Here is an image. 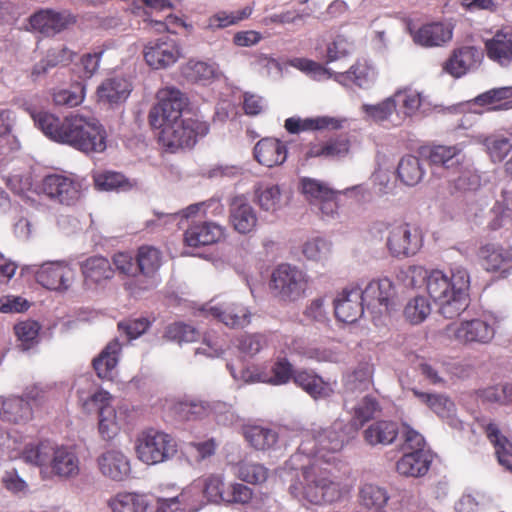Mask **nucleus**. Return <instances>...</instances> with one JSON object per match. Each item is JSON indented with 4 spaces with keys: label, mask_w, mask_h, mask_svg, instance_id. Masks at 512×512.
Listing matches in <instances>:
<instances>
[{
    "label": "nucleus",
    "mask_w": 512,
    "mask_h": 512,
    "mask_svg": "<svg viewBox=\"0 0 512 512\" xmlns=\"http://www.w3.org/2000/svg\"><path fill=\"white\" fill-rule=\"evenodd\" d=\"M470 275L462 266L454 267L450 274L442 270L430 271L426 291L438 305L439 313L447 319L458 317L469 305Z\"/></svg>",
    "instance_id": "20e7f679"
},
{
    "label": "nucleus",
    "mask_w": 512,
    "mask_h": 512,
    "mask_svg": "<svg viewBox=\"0 0 512 512\" xmlns=\"http://www.w3.org/2000/svg\"><path fill=\"white\" fill-rule=\"evenodd\" d=\"M31 117L35 125L55 142L85 153H100L106 149V131L94 118L71 115L60 119L46 111H33Z\"/></svg>",
    "instance_id": "7ed1b4c3"
},
{
    "label": "nucleus",
    "mask_w": 512,
    "mask_h": 512,
    "mask_svg": "<svg viewBox=\"0 0 512 512\" xmlns=\"http://www.w3.org/2000/svg\"><path fill=\"white\" fill-rule=\"evenodd\" d=\"M296 471L288 487L290 495L306 505H325L339 501L349 490L331 465L302 458L297 466L285 463V468Z\"/></svg>",
    "instance_id": "f03ea898"
},
{
    "label": "nucleus",
    "mask_w": 512,
    "mask_h": 512,
    "mask_svg": "<svg viewBox=\"0 0 512 512\" xmlns=\"http://www.w3.org/2000/svg\"><path fill=\"white\" fill-rule=\"evenodd\" d=\"M452 35V26L450 24L434 22L423 25L414 32L413 40L424 47H435L450 41Z\"/></svg>",
    "instance_id": "c756f323"
},
{
    "label": "nucleus",
    "mask_w": 512,
    "mask_h": 512,
    "mask_svg": "<svg viewBox=\"0 0 512 512\" xmlns=\"http://www.w3.org/2000/svg\"><path fill=\"white\" fill-rule=\"evenodd\" d=\"M300 187L305 198L314 206L324 198L333 196L334 191L326 183L309 177L301 179Z\"/></svg>",
    "instance_id": "13d9d810"
},
{
    "label": "nucleus",
    "mask_w": 512,
    "mask_h": 512,
    "mask_svg": "<svg viewBox=\"0 0 512 512\" xmlns=\"http://www.w3.org/2000/svg\"><path fill=\"white\" fill-rule=\"evenodd\" d=\"M41 192L54 202L73 205L81 197V184L72 176L50 174L41 183Z\"/></svg>",
    "instance_id": "f8f14e48"
},
{
    "label": "nucleus",
    "mask_w": 512,
    "mask_h": 512,
    "mask_svg": "<svg viewBox=\"0 0 512 512\" xmlns=\"http://www.w3.org/2000/svg\"><path fill=\"white\" fill-rule=\"evenodd\" d=\"M487 56L502 66L512 61V30H499L485 43Z\"/></svg>",
    "instance_id": "2f4dec72"
},
{
    "label": "nucleus",
    "mask_w": 512,
    "mask_h": 512,
    "mask_svg": "<svg viewBox=\"0 0 512 512\" xmlns=\"http://www.w3.org/2000/svg\"><path fill=\"white\" fill-rule=\"evenodd\" d=\"M396 108L395 98L391 95L378 104H364L362 106V111L371 120L375 122H384L392 116L396 111Z\"/></svg>",
    "instance_id": "69168bd1"
},
{
    "label": "nucleus",
    "mask_w": 512,
    "mask_h": 512,
    "mask_svg": "<svg viewBox=\"0 0 512 512\" xmlns=\"http://www.w3.org/2000/svg\"><path fill=\"white\" fill-rule=\"evenodd\" d=\"M346 122L345 118L332 116H318L315 118H288L285 121V128L290 133H298L306 130H338Z\"/></svg>",
    "instance_id": "7c9ffc66"
},
{
    "label": "nucleus",
    "mask_w": 512,
    "mask_h": 512,
    "mask_svg": "<svg viewBox=\"0 0 512 512\" xmlns=\"http://www.w3.org/2000/svg\"><path fill=\"white\" fill-rule=\"evenodd\" d=\"M269 288L280 302L294 303L306 296L309 276L295 265L282 263L272 271Z\"/></svg>",
    "instance_id": "0eeeda50"
},
{
    "label": "nucleus",
    "mask_w": 512,
    "mask_h": 512,
    "mask_svg": "<svg viewBox=\"0 0 512 512\" xmlns=\"http://www.w3.org/2000/svg\"><path fill=\"white\" fill-rule=\"evenodd\" d=\"M392 96L395 98L396 106L401 104L407 116L413 115L423 102L422 93L412 88L398 89Z\"/></svg>",
    "instance_id": "e2e57ef3"
},
{
    "label": "nucleus",
    "mask_w": 512,
    "mask_h": 512,
    "mask_svg": "<svg viewBox=\"0 0 512 512\" xmlns=\"http://www.w3.org/2000/svg\"><path fill=\"white\" fill-rule=\"evenodd\" d=\"M425 168L420 158L414 155L402 157L398 163L397 176L406 186H416L425 176Z\"/></svg>",
    "instance_id": "a18cd8bd"
},
{
    "label": "nucleus",
    "mask_w": 512,
    "mask_h": 512,
    "mask_svg": "<svg viewBox=\"0 0 512 512\" xmlns=\"http://www.w3.org/2000/svg\"><path fill=\"white\" fill-rule=\"evenodd\" d=\"M245 438L258 450H268L278 441V434L274 429L263 426H250L245 429Z\"/></svg>",
    "instance_id": "864d4df0"
},
{
    "label": "nucleus",
    "mask_w": 512,
    "mask_h": 512,
    "mask_svg": "<svg viewBox=\"0 0 512 512\" xmlns=\"http://www.w3.org/2000/svg\"><path fill=\"white\" fill-rule=\"evenodd\" d=\"M483 144L493 162H501L512 150V136L494 134L487 136Z\"/></svg>",
    "instance_id": "6e6d98bb"
},
{
    "label": "nucleus",
    "mask_w": 512,
    "mask_h": 512,
    "mask_svg": "<svg viewBox=\"0 0 512 512\" xmlns=\"http://www.w3.org/2000/svg\"><path fill=\"white\" fill-rule=\"evenodd\" d=\"M397 434V424L387 420L376 421L363 432L365 441L372 446L391 444Z\"/></svg>",
    "instance_id": "37998d69"
},
{
    "label": "nucleus",
    "mask_w": 512,
    "mask_h": 512,
    "mask_svg": "<svg viewBox=\"0 0 512 512\" xmlns=\"http://www.w3.org/2000/svg\"><path fill=\"white\" fill-rule=\"evenodd\" d=\"M49 461L46 476L67 480L80 474V459L72 446L55 444Z\"/></svg>",
    "instance_id": "dca6fc26"
},
{
    "label": "nucleus",
    "mask_w": 512,
    "mask_h": 512,
    "mask_svg": "<svg viewBox=\"0 0 512 512\" xmlns=\"http://www.w3.org/2000/svg\"><path fill=\"white\" fill-rule=\"evenodd\" d=\"M193 485L199 488L202 501L213 504H222L225 499V482L221 474H209L194 480Z\"/></svg>",
    "instance_id": "473e14b6"
},
{
    "label": "nucleus",
    "mask_w": 512,
    "mask_h": 512,
    "mask_svg": "<svg viewBox=\"0 0 512 512\" xmlns=\"http://www.w3.org/2000/svg\"><path fill=\"white\" fill-rule=\"evenodd\" d=\"M361 295L358 286L346 287L339 293L334 300L335 316L339 321L351 324L361 318L366 307Z\"/></svg>",
    "instance_id": "a211bd4d"
},
{
    "label": "nucleus",
    "mask_w": 512,
    "mask_h": 512,
    "mask_svg": "<svg viewBox=\"0 0 512 512\" xmlns=\"http://www.w3.org/2000/svg\"><path fill=\"white\" fill-rule=\"evenodd\" d=\"M290 65L317 81L334 79L335 72L307 58H294L290 60Z\"/></svg>",
    "instance_id": "680f3d73"
},
{
    "label": "nucleus",
    "mask_w": 512,
    "mask_h": 512,
    "mask_svg": "<svg viewBox=\"0 0 512 512\" xmlns=\"http://www.w3.org/2000/svg\"><path fill=\"white\" fill-rule=\"evenodd\" d=\"M132 85L124 76H112L105 79L97 88L98 100L109 105H118L127 100Z\"/></svg>",
    "instance_id": "393cba45"
},
{
    "label": "nucleus",
    "mask_w": 512,
    "mask_h": 512,
    "mask_svg": "<svg viewBox=\"0 0 512 512\" xmlns=\"http://www.w3.org/2000/svg\"><path fill=\"white\" fill-rule=\"evenodd\" d=\"M83 284L87 289L105 285L114 276L109 260L103 256H92L80 264Z\"/></svg>",
    "instance_id": "4be33fe9"
},
{
    "label": "nucleus",
    "mask_w": 512,
    "mask_h": 512,
    "mask_svg": "<svg viewBox=\"0 0 512 512\" xmlns=\"http://www.w3.org/2000/svg\"><path fill=\"white\" fill-rule=\"evenodd\" d=\"M302 254L306 260L324 266L332 256V242L322 237L308 239L302 246Z\"/></svg>",
    "instance_id": "8fccbe9b"
},
{
    "label": "nucleus",
    "mask_w": 512,
    "mask_h": 512,
    "mask_svg": "<svg viewBox=\"0 0 512 512\" xmlns=\"http://www.w3.org/2000/svg\"><path fill=\"white\" fill-rule=\"evenodd\" d=\"M477 395L484 402L512 406V383H500L480 389Z\"/></svg>",
    "instance_id": "bf43d9fd"
},
{
    "label": "nucleus",
    "mask_w": 512,
    "mask_h": 512,
    "mask_svg": "<svg viewBox=\"0 0 512 512\" xmlns=\"http://www.w3.org/2000/svg\"><path fill=\"white\" fill-rule=\"evenodd\" d=\"M182 75L190 82L207 85L219 78L221 72L215 63L191 59L182 67Z\"/></svg>",
    "instance_id": "c9c22d12"
},
{
    "label": "nucleus",
    "mask_w": 512,
    "mask_h": 512,
    "mask_svg": "<svg viewBox=\"0 0 512 512\" xmlns=\"http://www.w3.org/2000/svg\"><path fill=\"white\" fill-rule=\"evenodd\" d=\"M347 408L350 409L353 414L352 421L353 425H355V430L359 429V427L363 426L381 412L379 401L372 395L363 396L357 403L351 407L349 404Z\"/></svg>",
    "instance_id": "49530a36"
},
{
    "label": "nucleus",
    "mask_w": 512,
    "mask_h": 512,
    "mask_svg": "<svg viewBox=\"0 0 512 512\" xmlns=\"http://www.w3.org/2000/svg\"><path fill=\"white\" fill-rule=\"evenodd\" d=\"M203 311L231 328H243L250 323L251 319V312L246 306L232 301L215 304L211 302L203 308Z\"/></svg>",
    "instance_id": "6ab92c4d"
},
{
    "label": "nucleus",
    "mask_w": 512,
    "mask_h": 512,
    "mask_svg": "<svg viewBox=\"0 0 512 512\" xmlns=\"http://www.w3.org/2000/svg\"><path fill=\"white\" fill-rule=\"evenodd\" d=\"M254 157L259 164L271 168L286 161L287 148L278 139L264 138L255 145Z\"/></svg>",
    "instance_id": "c85d7f7f"
},
{
    "label": "nucleus",
    "mask_w": 512,
    "mask_h": 512,
    "mask_svg": "<svg viewBox=\"0 0 512 512\" xmlns=\"http://www.w3.org/2000/svg\"><path fill=\"white\" fill-rule=\"evenodd\" d=\"M94 182L99 190H129L133 187V183L129 181L123 174L118 172L107 171L94 175Z\"/></svg>",
    "instance_id": "052dcab7"
},
{
    "label": "nucleus",
    "mask_w": 512,
    "mask_h": 512,
    "mask_svg": "<svg viewBox=\"0 0 512 512\" xmlns=\"http://www.w3.org/2000/svg\"><path fill=\"white\" fill-rule=\"evenodd\" d=\"M225 228L215 222L192 224L184 233V242L189 247L214 244L224 237Z\"/></svg>",
    "instance_id": "5701e85b"
},
{
    "label": "nucleus",
    "mask_w": 512,
    "mask_h": 512,
    "mask_svg": "<svg viewBox=\"0 0 512 512\" xmlns=\"http://www.w3.org/2000/svg\"><path fill=\"white\" fill-rule=\"evenodd\" d=\"M157 104L149 113V122L159 129L158 139L165 148L175 151L194 146L198 137L209 131L206 122L197 119H182V111L187 105V97L175 87H165L157 92Z\"/></svg>",
    "instance_id": "f257e3e1"
},
{
    "label": "nucleus",
    "mask_w": 512,
    "mask_h": 512,
    "mask_svg": "<svg viewBox=\"0 0 512 512\" xmlns=\"http://www.w3.org/2000/svg\"><path fill=\"white\" fill-rule=\"evenodd\" d=\"M121 344L118 340L111 341L101 354L94 360L93 365L97 375L102 379H109L118 363Z\"/></svg>",
    "instance_id": "de8ad7c7"
},
{
    "label": "nucleus",
    "mask_w": 512,
    "mask_h": 512,
    "mask_svg": "<svg viewBox=\"0 0 512 512\" xmlns=\"http://www.w3.org/2000/svg\"><path fill=\"white\" fill-rule=\"evenodd\" d=\"M419 401L427 405L439 418L454 429H462V422L456 417V406L446 395L439 393H426L416 388L411 389Z\"/></svg>",
    "instance_id": "412c9836"
},
{
    "label": "nucleus",
    "mask_w": 512,
    "mask_h": 512,
    "mask_svg": "<svg viewBox=\"0 0 512 512\" xmlns=\"http://www.w3.org/2000/svg\"><path fill=\"white\" fill-rule=\"evenodd\" d=\"M349 151L347 139H334L322 144H315L310 147L307 155L309 157L337 158L345 156Z\"/></svg>",
    "instance_id": "4d7b16f0"
},
{
    "label": "nucleus",
    "mask_w": 512,
    "mask_h": 512,
    "mask_svg": "<svg viewBox=\"0 0 512 512\" xmlns=\"http://www.w3.org/2000/svg\"><path fill=\"white\" fill-rule=\"evenodd\" d=\"M432 312V305L424 295H416L410 298L404 307L405 319L414 325L424 322Z\"/></svg>",
    "instance_id": "603ef678"
},
{
    "label": "nucleus",
    "mask_w": 512,
    "mask_h": 512,
    "mask_svg": "<svg viewBox=\"0 0 512 512\" xmlns=\"http://www.w3.org/2000/svg\"><path fill=\"white\" fill-rule=\"evenodd\" d=\"M293 381L314 399L330 397L336 389V381H324L319 375L307 370L295 372Z\"/></svg>",
    "instance_id": "bb28decb"
},
{
    "label": "nucleus",
    "mask_w": 512,
    "mask_h": 512,
    "mask_svg": "<svg viewBox=\"0 0 512 512\" xmlns=\"http://www.w3.org/2000/svg\"><path fill=\"white\" fill-rule=\"evenodd\" d=\"M292 349L297 354L316 362H338L341 359L339 352L316 345H305L302 341L293 342Z\"/></svg>",
    "instance_id": "3c124183"
},
{
    "label": "nucleus",
    "mask_w": 512,
    "mask_h": 512,
    "mask_svg": "<svg viewBox=\"0 0 512 512\" xmlns=\"http://www.w3.org/2000/svg\"><path fill=\"white\" fill-rule=\"evenodd\" d=\"M135 452L138 460L142 463L157 465L174 457L177 452V444L171 435L148 429L137 437Z\"/></svg>",
    "instance_id": "1a4fd4ad"
},
{
    "label": "nucleus",
    "mask_w": 512,
    "mask_h": 512,
    "mask_svg": "<svg viewBox=\"0 0 512 512\" xmlns=\"http://www.w3.org/2000/svg\"><path fill=\"white\" fill-rule=\"evenodd\" d=\"M72 18L53 11H41L31 17V25L44 34H55L63 30Z\"/></svg>",
    "instance_id": "79ce46f5"
},
{
    "label": "nucleus",
    "mask_w": 512,
    "mask_h": 512,
    "mask_svg": "<svg viewBox=\"0 0 512 512\" xmlns=\"http://www.w3.org/2000/svg\"><path fill=\"white\" fill-rule=\"evenodd\" d=\"M40 325L34 320H25L14 327L15 334L21 342L23 350L31 348L38 341Z\"/></svg>",
    "instance_id": "338daca9"
},
{
    "label": "nucleus",
    "mask_w": 512,
    "mask_h": 512,
    "mask_svg": "<svg viewBox=\"0 0 512 512\" xmlns=\"http://www.w3.org/2000/svg\"><path fill=\"white\" fill-rule=\"evenodd\" d=\"M0 417L11 423L27 422L32 417V407L22 397H0Z\"/></svg>",
    "instance_id": "e433bc0d"
},
{
    "label": "nucleus",
    "mask_w": 512,
    "mask_h": 512,
    "mask_svg": "<svg viewBox=\"0 0 512 512\" xmlns=\"http://www.w3.org/2000/svg\"><path fill=\"white\" fill-rule=\"evenodd\" d=\"M478 257L487 271H497L512 261V247L486 243L479 248Z\"/></svg>",
    "instance_id": "f704fd0d"
},
{
    "label": "nucleus",
    "mask_w": 512,
    "mask_h": 512,
    "mask_svg": "<svg viewBox=\"0 0 512 512\" xmlns=\"http://www.w3.org/2000/svg\"><path fill=\"white\" fill-rule=\"evenodd\" d=\"M254 194L255 202L266 212L275 213L287 204L280 186L275 184H258Z\"/></svg>",
    "instance_id": "4c0bfd02"
},
{
    "label": "nucleus",
    "mask_w": 512,
    "mask_h": 512,
    "mask_svg": "<svg viewBox=\"0 0 512 512\" xmlns=\"http://www.w3.org/2000/svg\"><path fill=\"white\" fill-rule=\"evenodd\" d=\"M96 463L101 475L112 481H123L131 473L128 455L116 447H109L102 451L97 457Z\"/></svg>",
    "instance_id": "f3484780"
},
{
    "label": "nucleus",
    "mask_w": 512,
    "mask_h": 512,
    "mask_svg": "<svg viewBox=\"0 0 512 512\" xmlns=\"http://www.w3.org/2000/svg\"><path fill=\"white\" fill-rule=\"evenodd\" d=\"M79 400L87 412L95 407L99 410L98 429L104 440L114 439L121 428L127 423L129 409L125 405L114 408L110 405L112 395L105 390H98L91 395H86L78 390Z\"/></svg>",
    "instance_id": "423d86ee"
},
{
    "label": "nucleus",
    "mask_w": 512,
    "mask_h": 512,
    "mask_svg": "<svg viewBox=\"0 0 512 512\" xmlns=\"http://www.w3.org/2000/svg\"><path fill=\"white\" fill-rule=\"evenodd\" d=\"M485 434L495 448L501 466L512 473V443L501 433L498 424L488 422L483 426Z\"/></svg>",
    "instance_id": "72a5a7b5"
},
{
    "label": "nucleus",
    "mask_w": 512,
    "mask_h": 512,
    "mask_svg": "<svg viewBox=\"0 0 512 512\" xmlns=\"http://www.w3.org/2000/svg\"><path fill=\"white\" fill-rule=\"evenodd\" d=\"M378 72L374 64L367 59H358L347 71L334 74V80L342 86L355 85L368 89L377 80Z\"/></svg>",
    "instance_id": "aec40b11"
},
{
    "label": "nucleus",
    "mask_w": 512,
    "mask_h": 512,
    "mask_svg": "<svg viewBox=\"0 0 512 512\" xmlns=\"http://www.w3.org/2000/svg\"><path fill=\"white\" fill-rule=\"evenodd\" d=\"M108 506L112 512H147L150 502L144 494L125 492L112 497Z\"/></svg>",
    "instance_id": "c03bdc74"
},
{
    "label": "nucleus",
    "mask_w": 512,
    "mask_h": 512,
    "mask_svg": "<svg viewBox=\"0 0 512 512\" xmlns=\"http://www.w3.org/2000/svg\"><path fill=\"white\" fill-rule=\"evenodd\" d=\"M422 246L420 232L408 223H394L388 228L387 247L395 257L415 255Z\"/></svg>",
    "instance_id": "ddd939ff"
},
{
    "label": "nucleus",
    "mask_w": 512,
    "mask_h": 512,
    "mask_svg": "<svg viewBox=\"0 0 512 512\" xmlns=\"http://www.w3.org/2000/svg\"><path fill=\"white\" fill-rule=\"evenodd\" d=\"M361 293L366 308L378 314L389 311L396 295L395 286L387 277L371 280Z\"/></svg>",
    "instance_id": "2eb2a0df"
},
{
    "label": "nucleus",
    "mask_w": 512,
    "mask_h": 512,
    "mask_svg": "<svg viewBox=\"0 0 512 512\" xmlns=\"http://www.w3.org/2000/svg\"><path fill=\"white\" fill-rule=\"evenodd\" d=\"M430 466L429 455L426 451L405 452L397 462L399 474L407 477H420L427 473Z\"/></svg>",
    "instance_id": "a19ab883"
},
{
    "label": "nucleus",
    "mask_w": 512,
    "mask_h": 512,
    "mask_svg": "<svg viewBox=\"0 0 512 512\" xmlns=\"http://www.w3.org/2000/svg\"><path fill=\"white\" fill-rule=\"evenodd\" d=\"M428 159L431 165L442 166L449 169L462 162V148L460 145H435L430 148Z\"/></svg>",
    "instance_id": "09e8293b"
},
{
    "label": "nucleus",
    "mask_w": 512,
    "mask_h": 512,
    "mask_svg": "<svg viewBox=\"0 0 512 512\" xmlns=\"http://www.w3.org/2000/svg\"><path fill=\"white\" fill-rule=\"evenodd\" d=\"M136 260L140 273L136 279L126 284L128 289L132 293H138L156 287L160 282L157 276L162 263L160 250L153 246H142L138 249Z\"/></svg>",
    "instance_id": "9b49d317"
},
{
    "label": "nucleus",
    "mask_w": 512,
    "mask_h": 512,
    "mask_svg": "<svg viewBox=\"0 0 512 512\" xmlns=\"http://www.w3.org/2000/svg\"><path fill=\"white\" fill-rule=\"evenodd\" d=\"M500 321L501 317L496 314H484L480 318L448 325L446 335L469 347L488 345L493 341Z\"/></svg>",
    "instance_id": "6e6552de"
},
{
    "label": "nucleus",
    "mask_w": 512,
    "mask_h": 512,
    "mask_svg": "<svg viewBox=\"0 0 512 512\" xmlns=\"http://www.w3.org/2000/svg\"><path fill=\"white\" fill-rule=\"evenodd\" d=\"M373 366L369 363H362L355 370L344 376V403L345 406L352 402L354 396L369 389L372 384Z\"/></svg>",
    "instance_id": "cd10ccee"
},
{
    "label": "nucleus",
    "mask_w": 512,
    "mask_h": 512,
    "mask_svg": "<svg viewBox=\"0 0 512 512\" xmlns=\"http://www.w3.org/2000/svg\"><path fill=\"white\" fill-rule=\"evenodd\" d=\"M237 476L242 481L260 484L266 481L268 470L261 464L242 461L238 464Z\"/></svg>",
    "instance_id": "774afa93"
},
{
    "label": "nucleus",
    "mask_w": 512,
    "mask_h": 512,
    "mask_svg": "<svg viewBox=\"0 0 512 512\" xmlns=\"http://www.w3.org/2000/svg\"><path fill=\"white\" fill-rule=\"evenodd\" d=\"M483 58L481 50L475 47H462L453 52L446 61L444 70L453 77L459 78L479 65Z\"/></svg>",
    "instance_id": "a878e982"
},
{
    "label": "nucleus",
    "mask_w": 512,
    "mask_h": 512,
    "mask_svg": "<svg viewBox=\"0 0 512 512\" xmlns=\"http://www.w3.org/2000/svg\"><path fill=\"white\" fill-rule=\"evenodd\" d=\"M479 106L486 107L488 111L512 109V86L490 89L473 99Z\"/></svg>",
    "instance_id": "ea45409f"
},
{
    "label": "nucleus",
    "mask_w": 512,
    "mask_h": 512,
    "mask_svg": "<svg viewBox=\"0 0 512 512\" xmlns=\"http://www.w3.org/2000/svg\"><path fill=\"white\" fill-rule=\"evenodd\" d=\"M352 426L337 419L328 428H315L301 434L297 453L289 459V465L297 466L302 458L318 460L332 465L338 454L352 437Z\"/></svg>",
    "instance_id": "39448f33"
},
{
    "label": "nucleus",
    "mask_w": 512,
    "mask_h": 512,
    "mask_svg": "<svg viewBox=\"0 0 512 512\" xmlns=\"http://www.w3.org/2000/svg\"><path fill=\"white\" fill-rule=\"evenodd\" d=\"M482 181L480 174L473 168L467 167L461 171L460 175L452 182V192H475L481 187Z\"/></svg>",
    "instance_id": "0e129e2a"
},
{
    "label": "nucleus",
    "mask_w": 512,
    "mask_h": 512,
    "mask_svg": "<svg viewBox=\"0 0 512 512\" xmlns=\"http://www.w3.org/2000/svg\"><path fill=\"white\" fill-rule=\"evenodd\" d=\"M54 445L55 443L50 441L28 444L21 452V459L27 464L38 467L40 473L46 476Z\"/></svg>",
    "instance_id": "58836bf2"
},
{
    "label": "nucleus",
    "mask_w": 512,
    "mask_h": 512,
    "mask_svg": "<svg viewBox=\"0 0 512 512\" xmlns=\"http://www.w3.org/2000/svg\"><path fill=\"white\" fill-rule=\"evenodd\" d=\"M199 491L197 486L190 483L178 495L168 499L179 506L183 512H198L205 506V501L200 499Z\"/></svg>",
    "instance_id": "5fc2aeb1"
},
{
    "label": "nucleus",
    "mask_w": 512,
    "mask_h": 512,
    "mask_svg": "<svg viewBox=\"0 0 512 512\" xmlns=\"http://www.w3.org/2000/svg\"><path fill=\"white\" fill-rule=\"evenodd\" d=\"M229 223L239 234H249L256 229L257 213L251 204L237 197L230 205Z\"/></svg>",
    "instance_id": "b1692460"
},
{
    "label": "nucleus",
    "mask_w": 512,
    "mask_h": 512,
    "mask_svg": "<svg viewBox=\"0 0 512 512\" xmlns=\"http://www.w3.org/2000/svg\"><path fill=\"white\" fill-rule=\"evenodd\" d=\"M35 280L42 287L56 291L66 292L71 289L77 279V271L73 265L64 260L47 261L30 268Z\"/></svg>",
    "instance_id": "9d476101"
},
{
    "label": "nucleus",
    "mask_w": 512,
    "mask_h": 512,
    "mask_svg": "<svg viewBox=\"0 0 512 512\" xmlns=\"http://www.w3.org/2000/svg\"><path fill=\"white\" fill-rule=\"evenodd\" d=\"M143 53L146 63L154 69L167 68L182 56L178 42L167 36L148 42Z\"/></svg>",
    "instance_id": "4468645a"
}]
</instances>
